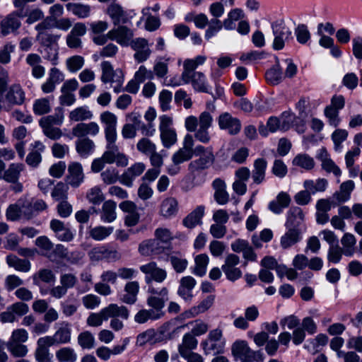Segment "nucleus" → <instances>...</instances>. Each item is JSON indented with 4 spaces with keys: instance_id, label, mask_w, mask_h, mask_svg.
Segmentation results:
<instances>
[{
    "instance_id": "1",
    "label": "nucleus",
    "mask_w": 362,
    "mask_h": 362,
    "mask_svg": "<svg viewBox=\"0 0 362 362\" xmlns=\"http://www.w3.org/2000/svg\"><path fill=\"white\" fill-rule=\"evenodd\" d=\"M149 296L146 299V303L153 309H141L134 315V320L138 324H144L148 320H156L164 316L162 310L165 303L168 300V289L166 287H148Z\"/></svg>"
},
{
    "instance_id": "2",
    "label": "nucleus",
    "mask_w": 362,
    "mask_h": 362,
    "mask_svg": "<svg viewBox=\"0 0 362 362\" xmlns=\"http://www.w3.org/2000/svg\"><path fill=\"white\" fill-rule=\"evenodd\" d=\"M206 59L205 56L199 55L194 59H187L183 63L182 82L185 84L191 83L194 90L197 92H209V86L204 74L201 71H195V69L199 65H202Z\"/></svg>"
},
{
    "instance_id": "3",
    "label": "nucleus",
    "mask_w": 362,
    "mask_h": 362,
    "mask_svg": "<svg viewBox=\"0 0 362 362\" xmlns=\"http://www.w3.org/2000/svg\"><path fill=\"white\" fill-rule=\"evenodd\" d=\"M129 316V311L127 307L111 303L99 313H90L87 318L86 323L90 327H99L102 325L103 321H106L110 317H120L123 320H127Z\"/></svg>"
},
{
    "instance_id": "4",
    "label": "nucleus",
    "mask_w": 362,
    "mask_h": 362,
    "mask_svg": "<svg viewBox=\"0 0 362 362\" xmlns=\"http://www.w3.org/2000/svg\"><path fill=\"white\" fill-rule=\"evenodd\" d=\"M71 338V329L69 322H63L52 336L40 337L37 341L36 347L45 351H49V348L55 344L69 343Z\"/></svg>"
},
{
    "instance_id": "5",
    "label": "nucleus",
    "mask_w": 362,
    "mask_h": 362,
    "mask_svg": "<svg viewBox=\"0 0 362 362\" xmlns=\"http://www.w3.org/2000/svg\"><path fill=\"white\" fill-rule=\"evenodd\" d=\"M158 129L163 146L170 148L177 141V135L173 127V119L171 117L163 115L159 117Z\"/></svg>"
},
{
    "instance_id": "6",
    "label": "nucleus",
    "mask_w": 362,
    "mask_h": 362,
    "mask_svg": "<svg viewBox=\"0 0 362 362\" xmlns=\"http://www.w3.org/2000/svg\"><path fill=\"white\" fill-rule=\"evenodd\" d=\"M226 339L223 337L221 329L216 328L209 332L207 337L201 343L204 353L209 354H220L223 353Z\"/></svg>"
},
{
    "instance_id": "7",
    "label": "nucleus",
    "mask_w": 362,
    "mask_h": 362,
    "mask_svg": "<svg viewBox=\"0 0 362 362\" xmlns=\"http://www.w3.org/2000/svg\"><path fill=\"white\" fill-rule=\"evenodd\" d=\"M232 354L241 362H262L264 356L261 351L252 350L245 341H237L232 346Z\"/></svg>"
},
{
    "instance_id": "8",
    "label": "nucleus",
    "mask_w": 362,
    "mask_h": 362,
    "mask_svg": "<svg viewBox=\"0 0 362 362\" xmlns=\"http://www.w3.org/2000/svg\"><path fill=\"white\" fill-rule=\"evenodd\" d=\"M102 76L101 81L105 83H110L116 93L122 91L124 83V74L121 69H113L110 62L107 61L101 63Z\"/></svg>"
},
{
    "instance_id": "9",
    "label": "nucleus",
    "mask_w": 362,
    "mask_h": 362,
    "mask_svg": "<svg viewBox=\"0 0 362 362\" xmlns=\"http://www.w3.org/2000/svg\"><path fill=\"white\" fill-rule=\"evenodd\" d=\"M271 27L274 36L272 47L274 50H281L287 41L293 39L292 30L282 19L274 21Z\"/></svg>"
},
{
    "instance_id": "10",
    "label": "nucleus",
    "mask_w": 362,
    "mask_h": 362,
    "mask_svg": "<svg viewBox=\"0 0 362 362\" xmlns=\"http://www.w3.org/2000/svg\"><path fill=\"white\" fill-rule=\"evenodd\" d=\"M0 109L9 111L13 106L21 105L25 100V93L21 84L15 83L8 86Z\"/></svg>"
},
{
    "instance_id": "11",
    "label": "nucleus",
    "mask_w": 362,
    "mask_h": 362,
    "mask_svg": "<svg viewBox=\"0 0 362 362\" xmlns=\"http://www.w3.org/2000/svg\"><path fill=\"white\" fill-rule=\"evenodd\" d=\"M117 139L106 140V150L102 155L107 164L115 163L117 166L126 167L128 165V157L120 152L116 144Z\"/></svg>"
},
{
    "instance_id": "12",
    "label": "nucleus",
    "mask_w": 362,
    "mask_h": 362,
    "mask_svg": "<svg viewBox=\"0 0 362 362\" xmlns=\"http://www.w3.org/2000/svg\"><path fill=\"white\" fill-rule=\"evenodd\" d=\"M140 271L145 274V282L148 286H153L152 282H163L167 278V272L165 269L159 267L156 262H150L143 264L139 267Z\"/></svg>"
},
{
    "instance_id": "13",
    "label": "nucleus",
    "mask_w": 362,
    "mask_h": 362,
    "mask_svg": "<svg viewBox=\"0 0 362 362\" xmlns=\"http://www.w3.org/2000/svg\"><path fill=\"white\" fill-rule=\"evenodd\" d=\"M194 139L191 134H187L183 140L182 147L175 151L171 158L172 162L175 165H180L189 160L194 155Z\"/></svg>"
},
{
    "instance_id": "14",
    "label": "nucleus",
    "mask_w": 362,
    "mask_h": 362,
    "mask_svg": "<svg viewBox=\"0 0 362 362\" xmlns=\"http://www.w3.org/2000/svg\"><path fill=\"white\" fill-rule=\"evenodd\" d=\"M239 263L240 258L235 254H229L226 257L221 269L228 280L235 281L242 276L241 270L237 267Z\"/></svg>"
},
{
    "instance_id": "15",
    "label": "nucleus",
    "mask_w": 362,
    "mask_h": 362,
    "mask_svg": "<svg viewBox=\"0 0 362 362\" xmlns=\"http://www.w3.org/2000/svg\"><path fill=\"white\" fill-rule=\"evenodd\" d=\"M218 124L221 130L226 131L230 135L238 134L242 127L240 120L227 112L218 116Z\"/></svg>"
},
{
    "instance_id": "16",
    "label": "nucleus",
    "mask_w": 362,
    "mask_h": 362,
    "mask_svg": "<svg viewBox=\"0 0 362 362\" xmlns=\"http://www.w3.org/2000/svg\"><path fill=\"white\" fill-rule=\"evenodd\" d=\"M88 257L93 262L103 259L108 262H115L119 259L120 255L116 250L110 249L105 245H101L92 248L88 252Z\"/></svg>"
},
{
    "instance_id": "17",
    "label": "nucleus",
    "mask_w": 362,
    "mask_h": 362,
    "mask_svg": "<svg viewBox=\"0 0 362 362\" xmlns=\"http://www.w3.org/2000/svg\"><path fill=\"white\" fill-rule=\"evenodd\" d=\"M31 204L28 200L20 199L16 204L11 205L6 211V216L8 220L16 221L22 214L30 218L33 216V211L30 209Z\"/></svg>"
},
{
    "instance_id": "18",
    "label": "nucleus",
    "mask_w": 362,
    "mask_h": 362,
    "mask_svg": "<svg viewBox=\"0 0 362 362\" xmlns=\"http://www.w3.org/2000/svg\"><path fill=\"white\" fill-rule=\"evenodd\" d=\"M100 120L104 125L105 139H117V116L111 112L105 111L100 114Z\"/></svg>"
},
{
    "instance_id": "19",
    "label": "nucleus",
    "mask_w": 362,
    "mask_h": 362,
    "mask_svg": "<svg viewBox=\"0 0 362 362\" xmlns=\"http://www.w3.org/2000/svg\"><path fill=\"white\" fill-rule=\"evenodd\" d=\"M110 40H115L119 45L127 47L129 45L134 37L133 31L125 25H119L108 31Z\"/></svg>"
},
{
    "instance_id": "20",
    "label": "nucleus",
    "mask_w": 362,
    "mask_h": 362,
    "mask_svg": "<svg viewBox=\"0 0 362 362\" xmlns=\"http://www.w3.org/2000/svg\"><path fill=\"white\" fill-rule=\"evenodd\" d=\"M146 170V165L142 162H137L128 168L120 176V183L131 187L136 177L140 176Z\"/></svg>"
},
{
    "instance_id": "21",
    "label": "nucleus",
    "mask_w": 362,
    "mask_h": 362,
    "mask_svg": "<svg viewBox=\"0 0 362 362\" xmlns=\"http://www.w3.org/2000/svg\"><path fill=\"white\" fill-rule=\"evenodd\" d=\"M166 246L163 245L156 238L142 241L139 245V252L143 256H151L162 254Z\"/></svg>"
},
{
    "instance_id": "22",
    "label": "nucleus",
    "mask_w": 362,
    "mask_h": 362,
    "mask_svg": "<svg viewBox=\"0 0 362 362\" xmlns=\"http://www.w3.org/2000/svg\"><path fill=\"white\" fill-rule=\"evenodd\" d=\"M50 228L54 233L57 238L63 242H69L74 239V234L69 226L58 219L50 221Z\"/></svg>"
},
{
    "instance_id": "23",
    "label": "nucleus",
    "mask_w": 362,
    "mask_h": 362,
    "mask_svg": "<svg viewBox=\"0 0 362 362\" xmlns=\"http://www.w3.org/2000/svg\"><path fill=\"white\" fill-rule=\"evenodd\" d=\"M99 132L100 127L95 122L78 123L71 131L72 135L78 138H85L86 136H95Z\"/></svg>"
},
{
    "instance_id": "24",
    "label": "nucleus",
    "mask_w": 362,
    "mask_h": 362,
    "mask_svg": "<svg viewBox=\"0 0 362 362\" xmlns=\"http://www.w3.org/2000/svg\"><path fill=\"white\" fill-rule=\"evenodd\" d=\"M317 159L321 162L322 168L328 173H333L335 176L339 177L341 174L340 168L331 159L327 149L324 147L318 150Z\"/></svg>"
},
{
    "instance_id": "25",
    "label": "nucleus",
    "mask_w": 362,
    "mask_h": 362,
    "mask_svg": "<svg viewBox=\"0 0 362 362\" xmlns=\"http://www.w3.org/2000/svg\"><path fill=\"white\" fill-rule=\"evenodd\" d=\"M107 13L112 19L115 25L127 23L132 18V16H129L128 13L123 9L122 6L115 3L111 4L108 6Z\"/></svg>"
},
{
    "instance_id": "26",
    "label": "nucleus",
    "mask_w": 362,
    "mask_h": 362,
    "mask_svg": "<svg viewBox=\"0 0 362 362\" xmlns=\"http://www.w3.org/2000/svg\"><path fill=\"white\" fill-rule=\"evenodd\" d=\"M286 231L281 237L280 245L284 249H288L302 240V234L298 228L295 227H286Z\"/></svg>"
},
{
    "instance_id": "27",
    "label": "nucleus",
    "mask_w": 362,
    "mask_h": 362,
    "mask_svg": "<svg viewBox=\"0 0 362 362\" xmlns=\"http://www.w3.org/2000/svg\"><path fill=\"white\" fill-rule=\"evenodd\" d=\"M67 182L73 187H78L84 180V174L81 163H71L68 167Z\"/></svg>"
},
{
    "instance_id": "28",
    "label": "nucleus",
    "mask_w": 362,
    "mask_h": 362,
    "mask_svg": "<svg viewBox=\"0 0 362 362\" xmlns=\"http://www.w3.org/2000/svg\"><path fill=\"white\" fill-rule=\"evenodd\" d=\"M197 282L195 279L190 276L181 278L180 286L177 289V294L185 301H190L192 298V289L194 288Z\"/></svg>"
},
{
    "instance_id": "29",
    "label": "nucleus",
    "mask_w": 362,
    "mask_h": 362,
    "mask_svg": "<svg viewBox=\"0 0 362 362\" xmlns=\"http://www.w3.org/2000/svg\"><path fill=\"white\" fill-rule=\"evenodd\" d=\"M31 146L33 148L28 153L25 162L29 166L37 168L42 161L41 154L45 151V146L40 141H35Z\"/></svg>"
},
{
    "instance_id": "30",
    "label": "nucleus",
    "mask_w": 362,
    "mask_h": 362,
    "mask_svg": "<svg viewBox=\"0 0 362 362\" xmlns=\"http://www.w3.org/2000/svg\"><path fill=\"white\" fill-rule=\"evenodd\" d=\"M178 211V202L173 197H168L163 200L160 206L159 214L165 218L175 216Z\"/></svg>"
},
{
    "instance_id": "31",
    "label": "nucleus",
    "mask_w": 362,
    "mask_h": 362,
    "mask_svg": "<svg viewBox=\"0 0 362 362\" xmlns=\"http://www.w3.org/2000/svg\"><path fill=\"white\" fill-rule=\"evenodd\" d=\"M25 165L23 163H11L8 168L4 170L1 175V180L7 182H16L18 181L21 172L24 170Z\"/></svg>"
},
{
    "instance_id": "32",
    "label": "nucleus",
    "mask_w": 362,
    "mask_h": 362,
    "mask_svg": "<svg viewBox=\"0 0 362 362\" xmlns=\"http://www.w3.org/2000/svg\"><path fill=\"white\" fill-rule=\"evenodd\" d=\"M33 284L40 287L42 284H50L54 283L56 276L52 270L42 268L35 272L33 276Z\"/></svg>"
},
{
    "instance_id": "33",
    "label": "nucleus",
    "mask_w": 362,
    "mask_h": 362,
    "mask_svg": "<svg viewBox=\"0 0 362 362\" xmlns=\"http://www.w3.org/2000/svg\"><path fill=\"white\" fill-rule=\"evenodd\" d=\"M117 204L112 200H107L103 202L100 220L104 223H112L117 218Z\"/></svg>"
},
{
    "instance_id": "34",
    "label": "nucleus",
    "mask_w": 362,
    "mask_h": 362,
    "mask_svg": "<svg viewBox=\"0 0 362 362\" xmlns=\"http://www.w3.org/2000/svg\"><path fill=\"white\" fill-rule=\"evenodd\" d=\"M126 293L122 298V302L132 305L137 300V296L139 291V284L136 281L127 282L124 288Z\"/></svg>"
},
{
    "instance_id": "35",
    "label": "nucleus",
    "mask_w": 362,
    "mask_h": 362,
    "mask_svg": "<svg viewBox=\"0 0 362 362\" xmlns=\"http://www.w3.org/2000/svg\"><path fill=\"white\" fill-rule=\"evenodd\" d=\"M188 325H191L192 327L190 332L194 334V336L198 337L204 334L209 329V326L206 322L201 320H196L176 327L173 329L172 334H178L182 329L185 328Z\"/></svg>"
},
{
    "instance_id": "36",
    "label": "nucleus",
    "mask_w": 362,
    "mask_h": 362,
    "mask_svg": "<svg viewBox=\"0 0 362 362\" xmlns=\"http://www.w3.org/2000/svg\"><path fill=\"white\" fill-rule=\"evenodd\" d=\"M214 160L213 152H206L198 159L192 161L189 164V170L192 172L202 170L208 168Z\"/></svg>"
},
{
    "instance_id": "37",
    "label": "nucleus",
    "mask_w": 362,
    "mask_h": 362,
    "mask_svg": "<svg viewBox=\"0 0 362 362\" xmlns=\"http://www.w3.org/2000/svg\"><path fill=\"white\" fill-rule=\"evenodd\" d=\"M204 211L205 207L204 206H198L183 219V225L187 228H194L197 225L202 223Z\"/></svg>"
},
{
    "instance_id": "38",
    "label": "nucleus",
    "mask_w": 362,
    "mask_h": 362,
    "mask_svg": "<svg viewBox=\"0 0 362 362\" xmlns=\"http://www.w3.org/2000/svg\"><path fill=\"white\" fill-rule=\"evenodd\" d=\"M267 162L263 158H257L255 160L252 178L255 184L262 183L265 179Z\"/></svg>"
},
{
    "instance_id": "39",
    "label": "nucleus",
    "mask_w": 362,
    "mask_h": 362,
    "mask_svg": "<svg viewBox=\"0 0 362 362\" xmlns=\"http://www.w3.org/2000/svg\"><path fill=\"white\" fill-rule=\"evenodd\" d=\"M20 20L15 14H9L1 22V33L5 36L11 33L16 31L21 26Z\"/></svg>"
},
{
    "instance_id": "40",
    "label": "nucleus",
    "mask_w": 362,
    "mask_h": 362,
    "mask_svg": "<svg viewBox=\"0 0 362 362\" xmlns=\"http://www.w3.org/2000/svg\"><path fill=\"white\" fill-rule=\"evenodd\" d=\"M191 332L186 333L183 337L182 344L178 346V352L181 356H186L187 354L191 353L190 350L197 348L198 341Z\"/></svg>"
},
{
    "instance_id": "41",
    "label": "nucleus",
    "mask_w": 362,
    "mask_h": 362,
    "mask_svg": "<svg viewBox=\"0 0 362 362\" xmlns=\"http://www.w3.org/2000/svg\"><path fill=\"white\" fill-rule=\"evenodd\" d=\"M355 185L352 180H347L340 185L339 191L336 192L333 196L332 199L337 201V202L342 203L345 202L350 198L351 192L354 189Z\"/></svg>"
},
{
    "instance_id": "42",
    "label": "nucleus",
    "mask_w": 362,
    "mask_h": 362,
    "mask_svg": "<svg viewBox=\"0 0 362 362\" xmlns=\"http://www.w3.org/2000/svg\"><path fill=\"white\" fill-rule=\"evenodd\" d=\"M95 147L93 141L88 137L81 138L76 141V150L83 158L90 155L93 152Z\"/></svg>"
},
{
    "instance_id": "43",
    "label": "nucleus",
    "mask_w": 362,
    "mask_h": 362,
    "mask_svg": "<svg viewBox=\"0 0 362 362\" xmlns=\"http://www.w3.org/2000/svg\"><path fill=\"white\" fill-rule=\"evenodd\" d=\"M303 210L300 207H292L288 211L285 226L297 228L303 221Z\"/></svg>"
},
{
    "instance_id": "44",
    "label": "nucleus",
    "mask_w": 362,
    "mask_h": 362,
    "mask_svg": "<svg viewBox=\"0 0 362 362\" xmlns=\"http://www.w3.org/2000/svg\"><path fill=\"white\" fill-rule=\"evenodd\" d=\"M6 260L8 265L14 268L16 271L28 272L30 270L31 264L28 259H20L16 255H9L6 257Z\"/></svg>"
},
{
    "instance_id": "45",
    "label": "nucleus",
    "mask_w": 362,
    "mask_h": 362,
    "mask_svg": "<svg viewBox=\"0 0 362 362\" xmlns=\"http://www.w3.org/2000/svg\"><path fill=\"white\" fill-rule=\"evenodd\" d=\"M113 230L112 226H97L89 229L88 235L95 241H102L109 237Z\"/></svg>"
},
{
    "instance_id": "46",
    "label": "nucleus",
    "mask_w": 362,
    "mask_h": 362,
    "mask_svg": "<svg viewBox=\"0 0 362 362\" xmlns=\"http://www.w3.org/2000/svg\"><path fill=\"white\" fill-rule=\"evenodd\" d=\"M6 347L11 355L14 358H24L28 353V346L23 343L8 340Z\"/></svg>"
},
{
    "instance_id": "47",
    "label": "nucleus",
    "mask_w": 362,
    "mask_h": 362,
    "mask_svg": "<svg viewBox=\"0 0 362 362\" xmlns=\"http://www.w3.org/2000/svg\"><path fill=\"white\" fill-rule=\"evenodd\" d=\"M93 115L88 106H81L72 110L69 118L72 122H81L92 119Z\"/></svg>"
},
{
    "instance_id": "48",
    "label": "nucleus",
    "mask_w": 362,
    "mask_h": 362,
    "mask_svg": "<svg viewBox=\"0 0 362 362\" xmlns=\"http://www.w3.org/2000/svg\"><path fill=\"white\" fill-rule=\"evenodd\" d=\"M328 185V182L325 178H318L316 181L313 180H306L303 182V187L311 194L318 192H324Z\"/></svg>"
},
{
    "instance_id": "49",
    "label": "nucleus",
    "mask_w": 362,
    "mask_h": 362,
    "mask_svg": "<svg viewBox=\"0 0 362 362\" xmlns=\"http://www.w3.org/2000/svg\"><path fill=\"white\" fill-rule=\"evenodd\" d=\"M283 77L281 68L279 60L276 59V64L266 72V80L269 84L275 86L282 81Z\"/></svg>"
},
{
    "instance_id": "50",
    "label": "nucleus",
    "mask_w": 362,
    "mask_h": 362,
    "mask_svg": "<svg viewBox=\"0 0 362 362\" xmlns=\"http://www.w3.org/2000/svg\"><path fill=\"white\" fill-rule=\"evenodd\" d=\"M64 119V112L62 110H58L53 115H50L48 116L42 117L40 121L39 124L40 127L45 126H60L62 124Z\"/></svg>"
},
{
    "instance_id": "51",
    "label": "nucleus",
    "mask_w": 362,
    "mask_h": 362,
    "mask_svg": "<svg viewBox=\"0 0 362 362\" xmlns=\"http://www.w3.org/2000/svg\"><path fill=\"white\" fill-rule=\"evenodd\" d=\"M292 163L306 170H312L315 165L314 159L306 153H299L294 157Z\"/></svg>"
},
{
    "instance_id": "52",
    "label": "nucleus",
    "mask_w": 362,
    "mask_h": 362,
    "mask_svg": "<svg viewBox=\"0 0 362 362\" xmlns=\"http://www.w3.org/2000/svg\"><path fill=\"white\" fill-rule=\"evenodd\" d=\"M66 7L69 11L80 18H85L90 16V7L88 5L78 3H68Z\"/></svg>"
},
{
    "instance_id": "53",
    "label": "nucleus",
    "mask_w": 362,
    "mask_h": 362,
    "mask_svg": "<svg viewBox=\"0 0 362 362\" xmlns=\"http://www.w3.org/2000/svg\"><path fill=\"white\" fill-rule=\"evenodd\" d=\"M55 356L58 362H76L77 360V354L74 349L69 346L58 349Z\"/></svg>"
},
{
    "instance_id": "54",
    "label": "nucleus",
    "mask_w": 362,
    "mask_h": 362,
    "mask_svg": "<svg viewBox=\"0 0 362 362\" xmlns=\"http://www.w3.org/2000/svg\"><path fill=\"white\" fill-rule=\"evenodd\" d=\"M244 13L240 8H233L230 10L228 14L227 18L223 21V26L226 30H233L235 28L234 22L243 18Z\"/></svg>"
},
{
    "instance_id": "55",
    "label": "nucleus",
    "mask_w": 362,
    "mask_h": 362,
    "mask_svg": "<svg viewBox=\"0 0 362 362\" xmlns=\"http://www.w3.org/2000/svg\"><path fill=\"white\" fill-rule=\"evenodd\" d=\"M341 245L344 247V255L347 257L353 256L355 252L354 245L356 240L355 236L349 233H346L341 239Z\"/></svg>"
},
{
    "instance_id": "56",
    "label": "nucleus",
    "mask_w": 362,
    "mask_h": 362,
    "mask_svg": "<svg viewBox=\"0 0 362 362\" xmlns=\"http://www.w3.org/2000/svg\"><path fill=\"white\" fill-rule=\"evenodd\" d=\"M89 203L99 205L105 200V195L99 186H94L89 189L86 195Z\"/></svg>"
},
{
    "instance_id": "57",
    "label": "nucleus",
    "mask_w": 362,
    "mask_h": 362,
    "mask_svg": "<svg viewBox=\"0 0 362 362\" xmlns=\"http://www.w3.org/2000/svg\"><path fill=\"white\" fill-rule=\"evenodd\" d=\"M136 149L144 155L148 156L154 151L157 150V146L148 138L143 137L139 139L136 144Z\"/></svg>"
},
{
    "instance_id": "58",
    "label": "nucleus",
    "mask_w": 362,
    "mask_h": 362,
    "mask_svg": "<svg viewBox=\"0 0 362 362\" xmlns=\"http://www.w3.org/2000/svg\"><path fill=\"white\" fill-rule=\"evenodd\" d=\"M195 267L194 273L199 276H204L206 272V267L209 264V257L206 254H201L195 257Z\"/></svg>"
},
{
    "instance_id": "59",
    "label": "nucleus",
    "mask_w": 362,
    "mask_h": 362,
    "mask_svg": "<svg viewBox=\"0 0 362 362\" xmlns=\"http://www.w3.org/2000/svg\"><path fill=\"white\" fill-rule=\"evenodd\" d=\"M78 343L83 349H90L95 346V338L89 331H84L78 336Z\"/></svg>"
},
{
    "instance_id": "60",
    "label": "nucleus",
    "mask_w": 362,
    "mask_h": 362,
    "mask_svg": "<svg viewBox=\"0 0 362 362\" xmlns=\"http://www.w3.org/2000/svg\"><path fill=\"white\" fill-rule=\"evenodd\" d=\"M100 177L105 185H112L120 180L119 171L114 168H107L101 173Z\"/></svg>"
},
{
    "instance_id": "61",
    "label": "nucleus",
    "mask_w": 362,
    "mask_h": 362,
    "mask_svg": "<svg viewBox=\"0 0 362 362\" xmlns=\"http://www.w3.org/2000/svg\"><path fill=\"white\" fill-rule=\"evenodd\" d=\"M46 45L45 51V59L50 61L53 65H56L58 63V54L59 47L56 43H51Z\"/></svg>"
},
{
    "instance_id": "62",
    "label": "nucleus",
    "mask_w": 362,
    "mask_h": 362,
    "mask_svg": "<svg viewBox=\"0 0 362 362\" xmlns=\"http://www.w3.org/2000/svg\"><path fill=\"white\" fill-rule=\"evenodd\" d=\"M208 28L205 32V38L209 40L219 32L223 26V21L221 22L218 18H211L207 24Z\"/></svg>"
},
{
    "instance_id": "63",
    "label": "nucleus",
    "mask_w": 362,
    "mask_h": 362,
    "mask_svg": "<svg viewBox=\"0 0 362 362\" xmlns=\"http://www.w3.org/2000/svg\"><path fill=\"white\" fill-rule=\"evenodd\" d=\"M154 236L163 245L170 243L173 239V233L170 229L163 227L155 230Z\"/></svg>"
},
{
    "instance_id": "64",
    "label": "nucleus",
    "mask_w": 362,
    "mask_h": 362,
    "mask_svg": "<svg viewBox=\"0 0 362 362\" xmlns=\"http://www.w3.org/2000/svg\"><path fill=\"white\" fill-rule=\"evenodd\" d=\"M51 110L50 103L47 98L37 99L33 104V112L37 115H42L49 112Z\"/></svg>"
}]
</instances>
